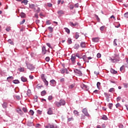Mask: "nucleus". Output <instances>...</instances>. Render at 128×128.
Instances as JSON below:
<instances>
[{"mask_svg":"<svg viewBox=\"0 0 128 128\" xmlns=\"http://www.w3.org/2000/svg\"><path fill=\"white\" fill-rule=\"evenodd\" d=\"M76 56L75 54H72V55L70 60H72V64H74L76 62Z\"/></svg>","mask_w":128,"mask_h":128,"instance_id":"1","label":"nucleus"},{"mask_svg":"<svg viewBox=\"0 0 128 128\" xmlns=\"http://www.w3.org/2000/svg\"><path fill=\"white\" fill-rule=\"evenodd\" d=\"M82 58H83L84 62H88V60H92V57L86 58V56H83Z\"/></svg>","mask_w":128,"mask_h":128,"instance_id":"2","label":"nucleus"},{"mask_svg":"<svg viewBox=\"0 0 128 128\" xmlns=\"http://www.w3.org/2000/svg\"><path fill=\"white\" fill-rule=\"evenodd\" d=\"M48 114H54V112L52 111V108H50L47 112Z\"/></svg>","mask_w":128,"mask_h":128,"instance_id":"3","label":"nucleus"},{"mask_svg":"<svg viewBox=\"0 0 128 128\" xmlns=\"http://www.w3.org/2000/svg\"><path fill=\"white\" fill-rule=\"evenodd\" d=\"M82 112L85 114V116H88L90 114H88V110L86 108H84L82 110Z\"/></svg>","mask_w":128,"mask_h":128,"instance_id":"4","label":"nucleus"},{"mask_svg":"<svg viewBox=\"0 0 128 128\" xmlns=\"http://www.w3.org/2000/svg\"><path fill=\"white\" fill-rule=\"evenodd\" d=\"M33 10H34L35 12H40V8L36 6H35Z\"/></svg>","mask_w":128,"mask_h":128,"instance_id":"5","label":"nucleus"},{"mask_svg":"<svg viewBox=\"0 0 128 128\" xmlns=\"http://www.w3.org/2000/svg\"><path fill=\"white\" fill-rule=\"evenodd\" d=\"M27 68L29 70H34V66H33L32 64H28L27 65Z\"/></svg>","mask_w":128,"mask_h":128,"instance_id":"6","label":"nucleus"},{"mask_svg":"<svg viewBox=\"0 0 128 128\" xmlns=\"http://www.w3.org/2000/svg\"><path fill=\"white\" fill-rule=\"evenodd\" d=\"M81 88L83 89V90H88V86L84 84H81Z\"/></svg>","mask_w":128,"mask_h":128,"instance_id":"7","label":"nucleus"},{"mask_svg":"<svg viewBox=\"0 0 128 128\" xmlns=\"http://www.w3.org/2000/svg\"><path fill=\"white\" fill-rule=\"evenodd\" d=\"M42 54H46V47L44 46L42 48Z\"/></svg>","mask_w":128,"mask_h":128,"instance_id":"8","label":"nucleus"},{"mask_svg":"<svg viewBox=\"0 0 128 128\" xmlns=\"http://www.w3.org/2000/svg\"><path fill=\"white\" fill-rule=\"evenodd\" d=\"M60 106H64V104H66V101H64V100H60Z\"/></svg>","mask_w":128,"mask_h":128,"instance_id":"9","label":"nucleus"},{"mask_svg":"<svg viewBox=\"0 0 128 128\" xmlns=\"http://www.w3.org/2000/svg\"><path fill=\"white\" fill-rule=\"evenodd\" d=\"M92 40L94 42H98V40H100V39L98 38H93L92 39Z\"/></svg>","mask_w":128,"mask_h":128,"instance_id":"10","label":"nucleus"},{"mask_svg":"<svg viewBox=\"0 0 128 128\" xmlns=\"http://www.w3.org/2000/svg\"><path fill=\"white\" fill-rule=\"evenodd\" d=\"M56 126L54 124H48V126H46V128H55Z\"/></svg>","mask_w":128,"mask_h":128,"instance_id":"11","label":"nucleus"},{"mask_svg":"<svg viewBox=\"0 0 128 128\" xmlns=\"http://www.w3.org/2000/svg\"><path fill=\"white\" fill-rule=\"evenodd\" d=\"M110 72L114 74H118V71H116L114 70L111 68Z\"/></svg>","mask_w":128,"mask_h":128,"instance_id":"12","label":"nucleus"},{"mask_svg":"<svg viewBox=\"0 0 128 128\" xmlns=\"http://www.w3.org/2000/svg\"><path fill=\"white\" fill-rule=\"evenodd\" d=\"M58 14L59 16H62V14H64V12L63 10H60L58 12Z\"/></svg>","mask_w":128,"mask_h":128,"instance_id":"13","label":"nucleus"},{"mask_svg":"<svg viewBox=\"0 0 128 128\" xmlns=\"http://www.w3.org/2000/svg\"><path fill=\"white\" fill-rule=\"evenodd\" d=\"M21 80H22V82H26L28 80V78H26V77L22 76V77L21 78Z\"/></svg>","mask_w":128,"mask_h":128,"instance_id":"14","label":"nucleus"},{"mask_svg":"<svg viewBox=\"0 0 128 128\" xmlns=\"http://www.w3.org/2000/svg\"><path fill=\"white\" fill-rule=\"evenodd\" d=\"M54 104L55 106H56L58 108H60V102H55Z\"/></svg>","mask_w":128,"mask_h":128,"instance_id":"15","label":"nucleus"},{"mask_svg":"<svg viewBox=\"0 0 128 128\" xmlns=\"http://www.w3.org/2000/svg\"><path fill=\"white\" fill-rule=\"evenodd\" d=\"M80 46L81 48H86V42H82L80 44Z\"/></svg>","mask_w":128,"mask_h":128,"instance_id":"16","label":"nucleus"},{"mask_svg":"<svg viewBox=\"0 0 128 128\" xmlns=\"http://www.w3.org/2000/svg\"><path fill=\"white\" fill-rule=\"evenodd\" d=\"M69 24L71 26H76L78 24V23L74 24L72 22H70Z\"/></svg>","mask_w":128,"mask_h":128,"instance_id":"17","label":"nucleus"},{"mask_svg":"<svg viewBox=\"0 0 128 128\" xmlns=\"http://www.w3.org/2000/svg\"><path fill=\"white\" fill-rule=\"evenodd\" d=\"M20 16H21V18H26V14L22 12H21L20 14Z\"/></svg>","mask_w":128,"mask_h":128,"instance_id":"18","label":"nucleus"},{"mask_svg":"<svg viewBox=\"0 0 128 128\" xmlns=\"http://www.w3.org/2000/svg\"><path fill=\"white\" fill-rule=\"evenodd\" d=\"M46 90H44L41 92V96H46Z\"/></svg>","mask_w":128,"mask_h":128,"instance_id":"19","label":"nucleus"},{"mask_svg":"<svg viewBox=\"0 0 128 128\" xmlns=\"http://www.w3.org/2000/svg\"><path fill=\"white\" fill-rule=\"evenodd\" d=\"M76 72H78L80 76H82V73L80 70H78V69H76Z\"/></svg>","mask_w":128,"mask_h":128,"instance_id":"20","label":"nucleus"},{"mask_svg":"<svg viewBox=\"0 0 128 128\" xmlns=\"http://www.w3.org/2000/svg\"><path fill=\"white\" fill-rule=\"evenodd\" d=\"M17 112L20 114H24V113H22V110H20V108H18L17 110Z\"/></svg>","mask_w":128,"mask_h":128,"instance_id":"21","label":"nucleus"},{"mask_svg":"<svg viewBox=\"0 0 128 128\" xmlns=\"http://www.w3.org/2000/svg\"><path fill=\"white\" fill-rule=\"evenodd\" d=\"M64 30H65L66 32H67V34H70V29H68L67 28H64Z\"/></svg>","mask_w":128,"mask_h":128,"instance_id":"22","label":"nucleus"},{"mask_svg":"<svg viewBox=\"0 0 128 128\" xmlns=\"http://www.w3.org/2000/svg\"><path fill=\"white\" fill-rule=\"evenodd\" d=\"M28 0H24L22 2V3L24 4H25V6H26V4H28Z\"/></svg>","mask_w":128,"mask_h":128,"instance_id":"23","label":"nucleus"},{"mask_svg":"<svg viewBox=\"0 0 128 128\" xmlns=\"http://www.w3.org/2000/svg\"><path fill=\"white\" fill-rule=\"evenodd\" d=\"M19 72H24V68L20 67L18 68Z\"/></svg>","mask_w":128,"mask_h":128,"instance_id":"24","label":"nucleus"},{"mask_svg":"<svg viewBox=\"0 0 128 128\" xmlns=\"http://www.w3.org/2000/svg\"><path fill=\"white\" fill-rule=\"evenodd\" d=\"M102 120H108V117L106 115H103L102 116Z\"/></svg>","mask_w":128,"mask_h":128,"instance_id":"25","label":"nucleus"},{"mask_svg":"<svg viewBox=\"0 0 128 128\" xmlns=\"http://www.w3.org/2000/svg\"><path fill=\"white\" fill-rule=\"evenodd\" d=\"M78 38H80V35L78 34V33L76 32L75 34V38L78 40Z\"/></svg>","mask_w":128,"mask_h":128,"instance_id":"26","label":"nucleus"},{"mask_svg":"<svg viewBox=\"0 0 128 128\" xmlns=\"http://www.w3.org/2000/svg\"><path fill=\"white\" fill-rule=\"evenodd\" d=\"M48 29L49 30V31L50 32H54V28H52V26H49Z\"/></svg>","mask_w":128,"mask_h":128,"instance_id":"27","label":"nucleus"},{"mask_svg":"<svg viewBox=\"0 0 128 128\" xmlns=\"http://www.w3.org/2000/svg\"><path fill=\"white\" fill-rule=\"evenodd\" d=\"M50 84H52V86H54L56 84V80H52L50 81Z\"/></svg>","mask_w":128,"mask_h":128,"instance_id":"28","label":"nucleus"},{"mask_svg":"<svg viewBox=\"0 0 128 128\" xmlns=\"http://www.w3.org/2000/svg\"><path fill=\"white\" fill-rule=\"evenodd\" d=\"M80 48V45L78 44H76L74 46V48L78 50V48Z\"/></svg>","mask_w":128,"mask_h":128,"instance_id":"29","label":"nucleus"},{"mask_svg":"<svg viewBox=\"0 0 128 128\" xmlns=\"http://www.w3.org/2000/svg\"><path fill=\"white\" fill-rule=\"evenodd\" d=\"M43 82L44 84H45L46 86H48V82L46 80V79L45 80H43Z\"/></svg>","mask_w":128,"mask_h":128,"instance_id":"30","label":"nucleus"},{"mask_svg":"<svg viewBox=\"0 0 128 128\" xmlns=\"http://www.w3.org/2000/svg\"><path fill=\"white\" fill-rule=\"evenodd\" d=\"M41 78L42 80H46V78H44V74H41Z\"/></svg>","mask_w":128,"mask_h":128,"instance_id":"31","label":"nucleus"},{"mask_svg":"<svg viewBox=\"0 0 128 128\" xmlns=\"http://www.w3.org/2000/svg\"><path fill=\"white\" fill-rule=\"evenodd\" d=\"M96 86H97L98 88V90H100V82H98Z\"/></svg>","mask_w":128,"mask_h":128,"instance_id":"32","label":"nucleus"},{"mask_svg":"<svg viewBox=\"0 0 128 128\" xmlns=\"http://www.w3.org/2000/svg\"><path fill=\"white\" fill-rule=\"evenodd\" d=\"M13 82L14 84H20V81H18V80H14Z\"/></svg>","mask_w":128,"mask_h":128,"instance_id":"33","label":"nucleus"},{"mask_svg":"<svg viewBox=\"0 0 128 128\" xmlns=\"http://www.w3.org/2000/svg\"><path fill=\"white\" fill-rule=\"evenodd\" d=\"M35 6H34V4H32L30 5V8H32V10H34V8Z\"/></svg>","mask_w":128,"mask_h":128,"instance_id":"34","label":"nucleus"},{"mask_svg":"<svg viewBox=\"0 0 128 128\" xmlns=\"http://www.w3.org/2000/svg\"><path fill=\"white\" fill-rule=\"evenodd\" d=\"M104 28H106V26H104L100 27V30H101V32H103L104 30Z\"/></svg>","mask_w":128,"mask_h":128,"instance_id":"35","label":"nucleus"},{"mask_svg":"<svg viewBox=\"0 0 128 128\" xmlns=\"http://www.w3.org/2000/svg\"><path fill=\"white\" fill-rule=\"evenodd\" d=\"M66 70H68L66 68V69H61V74H64Z\"/></svg>","mask_w":128,"mask_h":128,"instance_id":"36","label":"nucleus"},{"mask_svg":"<svg viewBox=\"0 0 128 128\" xmlns=\"http://www.w3.org/2000/svg\"><path fill=\"white\" fill-rule=\"evenodd\" d=\"M10 80H14V77L11 76H9L7 78V80H8V82H10Z\"/></svg>","mask_w":128,"mask_h":128,"instance_id":"37","label":"nucleus"},{"mask_svg":"<svg viewBox=\"0 0 128 128\" xmlns=\"http://www.w3.org/2000/svg\"><path fill=\"white\" fill-rule=\"evenodd\" d=\"M42 88V85L38 84L36 86V88H38V90H40V88Z\"/></svg>","mask_w":128,"mask_h":128,"instance_id":"38","label":"nucleus"},{"mask_svg":"<svg viewBox=\"0 0 128 128\" xmlns=\"http://www.w3.org/2000/svg\"><path fill=\"white\" fill-rule=\"evenodd\" d=\"M34 110H30V114L31 116H34Z\"/></svg>","mask_w":128,"mask_h":128,"instance_id":"39","label":"nucleus"},{"mask_svg":"<svg viewBox=\"0 0 128 128\" xmlns=\"http://www.w3.org/2000/svg\"><path fill=\"white\" fill-rule=\"evenodd\" d=\"M74 114H76V116H78V110H74Z\"/></svg>","mask_w":128,"mask_h":128,"instance_id":"40","label":"nucleus"},{"mask_svg":"<svg viewBox=\"0 0 128 128\" xmlns=\"http://www.w3.org/2000/svg\"><path fill=\"white\" fill-rule=\"evenodd\" d=\"M124 18H128V12L125 13L124 14Z\"/></svg>","mask_w":128,"mask_h":128,"instance_id":"41","label":"nucleus"},{"mask_svg":"<svg viewBox=\"0 0 128 128\" xmlns=\"http://www.w3.org/2000/svg\"><path fill=\"white\" fill-rule=\"evenodd\" d=\"M108 108L110 110H112V104H108Z\"/></svg>","mask_w":128,"mask_h":128,"instance_id":"42","label":"nucleus"},{"mask_svg":"<svg viewBox=\"0 0 128 128\" xmlns=\"http://www.w3.org/2000/svg\"><path fill=\"white\" fill-rule=\"evenodd\" d=\"M2 106L4 108H6V106H7V104L6 103H4L2 104Z\"/></svg>","mask_w":128,"mask_h":128,"instance_id":"43","label":"nucleus"},{"mask_svg":"<svg viewBox=\"0 0 128 128\" xmlns=\"http://www.w3.org/2000/svg\"><path fill=\"white\" fill-rule=\"evenodd\" d=\"M116 106L117 108H120V104L119 103L116 104Z\"/></svg>","mask_w":128,"mask_h":128,"instance_id":"44","label":"nucleus"},{"mask_svg":"<svg viewBox=\"0 0 128 128\" xmlns=\"http://www.w3.org/2000/svg\"><path fill=\"white\" fill-rule=\"evenodd\" d=\"M110 92H114V88H111L109 90Z\"/></svg>","mask_w":128,"mask_h":128,"instance_id":"45","label":"nucleus"},{"mask_svg":"<svg viewBox=\"0 0 128 128\" xmlns=\"http://www.w3.org/2000/svg\"><path fill=\"white\" fill-rule=\"evenodd\" d=\"M118 40L116 39H115L114 42V46H118V44H116V42Z\"/></svg>","mask_w":128,"mask_h":128,"instance_id":"46","label":"nucleus"},{"mask_svg":"<svg viewBox=\"0 0 128 128\" xmlns=\"http://www.w3.org/2000/svg\"><path fill=\"white\" fill-rule=\"evenodd\" d=\"M124 68V66H122L120 68V72H122Z\"/></svg>","mask_w":128,"mask_h":128,"instance_id":"47","label":"nucleus"},{"mask_svg":"<svg viewBox=\"0 0 128 128\" xmlns=\"http://www.w3.org/2000/svg\"><path fill=\"white\" fill-rule=\"evenodd\" d=\"M6 30V32H10V26L7 27Z\"/></svg>","mask_w":128,"mask_h":128,"instance_id":"48","label":"nucleus"},{"mask_svg":"<svg viewBox=\"0 0 128 128\" xmlns=\"http://www.w3.org/2000/svg\"><path fill=\"white\" fill-rule=\"evenodd\" d=\"M74 120V118L72 117L68 118V122H71V120Z\"/></svg>","mask_w":128,"mask_h":128,"instance_id":"49","label":"nucleus"},{"mask_svg":"<svg viewBox=\"0 0 128 128\" xmlns=\"http://www.w3.org/2000/svg\"><path fill=\"white\" fill-rule=\"evenodd\" d=\"M102 56V54L100 53H98L97 54V58H101Z\"/></svg>","mask_w":128,"mask_h":128,"instance_id":"50","label":"nucleus"},{"mask_svg":"<svg viewBox=\"0 0 128 128\" xmlns=\"http://www.w3.org/2000/svg\"><path fill=\"white\" fill-rule=\"evenodd\" d=\"M22 110L24 112H28V110H26V108H23Z\"/></svg>","mask_w":128,"mask_h":128,"instance_id":"51","label":"nucleus"},{"mask_svg":"<svg viewBox=\"0 0 128 128\" xmlns=\"http://www.w3.org/2000/svg\"><path fill=\"white\" fill-rule=\"evenodd\" d=\"M48 6L49 8H52V4L51 3H48Z\"/></svg>","mask_w":128,"mask_h":128,"instance_id":"52","label":"nucleus"},{"mask_svg":"<svg viewBox=\"0 0 128 128\" xmlns=\"http://www.w3.org/2000/svg\"><path fill=\"white\" fill-rule=\"evenodd\" d=\"M26 22V20L24 19L22 22H20V24H24V23Z\"/></svg>","mask_w":128,"mask_h":128,"instance_id":"53","label":"nucleus"},{"mask_svg":"<svg viewBox=\"0 0 128 128\" xmlns=\"http://www.w3.org/2000/svg\"><path fill=\"white\" fill-rule=\"evenodd\" d=\"M74 87V84H72V85L69 86V88H73Z\"/></svg>","mask_w":128,"mask_h":128,"instance_id":"54","label":"nucleus"},{"mask_svg":"<svg viewBox=\"0 0 128 128\" xmlns=\"http://www.w3.org/2000/svg\"><path fill=\"white\" fill-rule=\"evenodd\" d=\"M48 100H52V96H49L48 98Z\"/></svg>","mask_w":128,"mask_h":128,"instance_id":"55","label":"nucleus"},{"mask_svg":"<svg viewBox=\"0 0 128 128\" xmlns=\"http://www.w3.org/2000/svg\"><path fill=\"white\" fill-rule=\"evenodd\" d=\"M46 46H48L50 48H52V46H50V43H46Z\"/></svg>","mask_w":128,"mask_h":128,"instance_id":"56","label":"nucleus"},{"mask_svg":"<svg viewBox=\"0 0 128 128\" xmlns=\"http://www.w3.org/2000/svg\"><path fill=\"white\" fill-rule=\"evenodd\" d=\"M68 44H72V40L68 39Z\"/></svg>","mask_w":128,"mask_h":128,"instance_id":"57","label":"nucleus"},{"mask_svg":"<svg viewBox=\"0 0 128 128\" xmlns=\"http://www.w3.org/2000/svg\"><path fill=\"white\" fill-rule=\"evenodd\" d=\"M74 5H70V10H74Z\"/></svg>","mask_w":128,"mask_h":128,"instance_id":"58","label":"nucleus"},{"mask_svg":"<svg viewBox=\"0 0 128 128\" xmlns=\"http://www.w3.org/2000/svg\"><path fill=\"white\" fill-rule=\"evenodd\" d=\"M45 60L46 62H50V57H46Z\"/></svg>","mask_w":128,"mask_h":128,"instance_id":"59","label":"nucleus"},{"mask_svg":"<svg viewBox=\"0 0 128 128\" xmlns=\"http://www.w3.org/2000/svg\"><path fill=\"white\" fill-rule=\"evenodd\" d=\"M37 112H38V114H42V112L40 110H38Z\"/></svg>","mask_w":128,"mask_h":128,"instance_id":"60","label":"nucleus"},{"mask_svg":"<svg viewBox=\"0 0 128 128\" xmlns=\"http://www.w3.org/2000/svg\"><path fill=\"white\" fill-rule=\"evenodd\" d=\"M8 42H10V44H13V42H12V40H10V39L8 40Z\"/></svg>","mask_w":128,"mask_h":128,"instance_id":"61","label":"nucleus"},{"mask_svg":"<svg viewBox=\"0 0 128 128\" xmlns=\"http://www.w3.org/2000/svg\"><path fill=\"white\" fill-rule=\"evenodd\" d=\"M96 18L98 20H100V18H98V16L96 14H94Z\"/></svg>","mask_w":128,"mask_h":128,"instance_id":"62","label":"nucleus"},{"mask_svg":"<svg viewBox=\"0 0 128 128\" xmlns=\"http://www.w3.org/2000/svg\"><path fill=\"white\" fill-rule=\"evenodd\" d=\"M119 128H124V125H122V124H120V125L119 126Z\"/></svg>","mask_w":128,"mask_h":128,"instance_id":"63","label":"nucleus"},{"mask_svg":"<svg viewBox=\"0 0 128 128\" xmlns=\"http://www.w3.org/2000/svg\"><path fill=\"white\" fill-rule=\"evenodd\" d=\"M74 6H75L76 8H78V4H75Z\"/></svg>","mask_w":128,"mask_h":128,"instance_id":"64","label":"nucleus"}]
</instances>
